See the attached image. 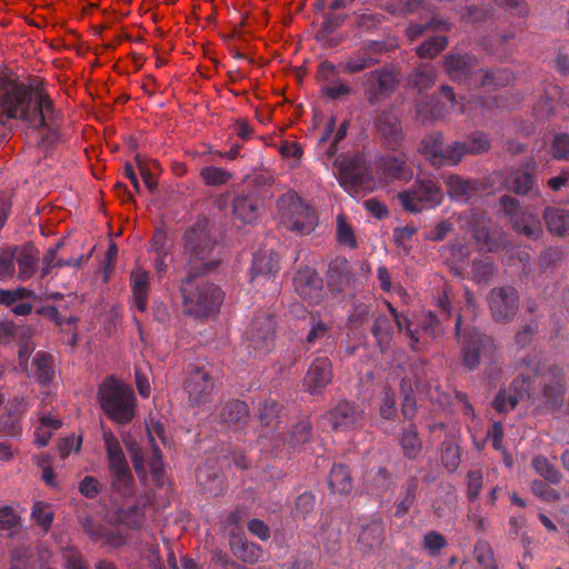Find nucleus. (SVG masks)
I'll list each match as a JSON object with an SVG mask.
<instances>
[{
	"instance_id": "09e8293b",
	"label": "nucleus",
	"mask_w": 569,
	"mask_h": 569,
	"mask_svg": "<svg viewBox=\"0 0 569 569\" xmlns=\"http://www.w3.org/2000/svg\"><path fill=\"white\" fill-rule=\"evenodd\" d=\"M82 527L93 541L102 540L107 545L117 546L121 537L114 532L96 525L90 518L81 520Z\"/></svg>"
},
{
	"instance_id": "a211bd4d",
	"label": "nucleus",
	"mask_w": 569,
	"mask_h": 569,
	"mask_svg": "<svg viewBox=\"0 0 569 569\" xmlns=\"http://www.w3.org/2000/svg\"><path fill=\"white\" fill-rule=\"evenodd\" d=\"M295 291L309 305H318L325 297L323 280L318 272L305 267L293 278Z\"/></svg>"
},
{
	"instance_id": "338daca9",
	"label": "nucleus",
	"mask_w": 569,
	"mask_h": 569,
	"mask_svg": "<svg viewBox=\"0 0 569 569\" xmlns=\"http://www.w3.org/2000/svg\"><path fill=\"white\" fill-rule=\"evenodd\" d=\"M563 258V252L559 248H548L543 250L539 256L540 268L543 272H547L557 267Z\"/></svg>"
},
{
	"instance_id": "6e6d98bb",
	"label": "nucleus",
	"mask_w": 569,
	"mask_h": 569,
	"mask_svg": "<svg viewBox=\"0 0 569 569\" xmlns=\"http://www.w3.org/2000/svg\"><path fill=\"white\" fill-rule=\"evenodd\" d=\"M531 465L536 472L550 483L557 485L561 481L562 476L560 471L546 457H535Z\"/></svg>"
},
{
	"instance_id": "6ab92c4d",
	"label": "nucleus",
	"mask_w": 569,
	"mask_h": 569,
	"mask_svg": "<svg viewBox=\"0 0 569 569\" xmlns=\"http://www.w3.org/2000/svg\"><path fill=\"white\" fill-rule=\"evenodd\" d=\"M325 418L335 431H347L361 427L363 411L350 401L340 400L325 415Z\"/></svg>"
},
{
	"instance_id": "2f4dec72",
	"label": "nucleus",
	"mask_w": 569,
	"mask_h": 569,
	"mask_svg": "<svg viewBox=\"0 0 569 569\" xmlns=\"http://www.w3.org/2000/svg\"><path fill=\"white\" fill-rule=\"evenodd\" d=\"M567 103L563 99V92L557 84L549 83L545 87V92L533 106V112L537 118H547L552 114L556 104Z\"/></svg>"
},
{
	"instance_id": "9b49d317",
	"label": "nucleus",
	"mask_w": 569,
	"mask_h": 569,
	"mask_svg": "<svg viewBox=\"0 0 569 569\" xmlns=\"http://www.w3.org/2000/svg\"><path fill=\"white\" fill-rule=\"evenodd\" d=\"M536 173L537 162L533 159H528L518 167L506 170L505 187L508 191L519 196H537L539 194V188Z\"/></svg>"
},
{
	"instance_id": "393cba45",
	"label": "nucleus",
	"mask_w": 569,
	"mask_h": 569,
	"mask_svg": "<svg viewBox=\"0 0 569 569\" xmlns=\"http://www.w3.org/2000/svg\"><path fill=\"white\" fill-rule=\"evenodd\" d=\"M376 127L389 149L396 150L399 148L402 140V129L393 110H383L377 118Z\"/></svg>"
},
{
	"instance_id": "de8ad7c7",
	"label": "nucleus",
	"mask_w": 569,
	"mask_h": 569,
	"mask_svg": "<svg viewBox=\"0 0 569 569\" xmlns=\"http://www.w3.org/2000/svg\"><path fill=\"white\" fill-rule=\"evenodd\" d=\"M312 425L308 417L299 419L289 430L286 442L292 448L307 443L311 438Z\"/></svg>"
},
{
	"instance_id": "49530a36",
	"label": "nucleus",
	"mask_w": 569,
	"mask_h": 569,
	"mask_svg": "<svg viewBox=\"0 0 569 569\" xmlns=\"http://www.w3.org/2000/svg\"><path fill=\"white\" fill-rule=\"evenodd\" d=\"M329 284L341 291L350 281L349 262L347 259H336L329 264Z\"/></svg>"
},
{
	"instance_id": "3c124183",
	"label": "nucleus",
	"mask_w": 569,
	"mask_h": 569,
	"mask_svg": "<svg viewBox=\"0 0 569 569\" xmlns=\"http://www.w3.org/2000/svg\"><path fill=\"white\" fill-rule=\"evenodd\" d=\"M445 319L433 311H428L419 319L420 330L431 339H437L445 332Z\"/></svg>"
},
{
	"instance_id": "ea45409f",
	"label": "nucleus",
	"mask_w": 569,
	"mask_h": 569,
	"mask_svg": "<svg viewBox=\"0 0 569 569\" xmlns=\"http://www.w3.org/2000/svg\"><path fill=\"white\" fill-rule=\"evenodd\" d=\"M144 507L139 503H133L128 508H118L114 511V521L129 529H139L144 522Z\"/></svg>"
},
{
	"instance_id": "864d4df0",
	"label": "nucleus",
	"mask_w": 569,
	"mask_h": 569,
	"mask_svg": "<svg viewBox=\"0 0 569 569\" xmlns=\"http://www.w3.org/2000/svg\"><path fill=\"white\" fill-rule=\"evenodd\" d=\"M402 396L401 413L405 420L411 421L417 413L416 396L411 382L403 378L400 382Z\"/></svg>"
},
{
	"instance_id": "37998d69",
	"label": "nucleus",
	"mask_w": 569,
	"mask_h": 569,
	"mask_svg": "<svg viewBox=\"0 0 569 569\" xmlns=\"http://www.w3.org/2000/svg\"><path fill=\"white\" fill-rule=\"evenodd\" d=\"M32 365L36 368L34 375L39 383L42 386L51 383L54 377L52 356L44 351H38L32 359Z\"/></svg>"
},
{
	"instance_id": "13d9d810",
	"label": "nucleus",
	"mask_w": 569,
	"mask_h": 569,
	"mask_svg": "<svg viewBox=\"0 0 569 569\" xmlns=\"http://www.w3.org/2000/svg\"><path fill=\"white\" fill-rule=\"evenodd\" d=\"M126 447L131 456L133 469L141 481H146L148 477L143 453L140 446L134 440L126 441Z\"/></svg>"
},
{
	"instance_id": "69168bd1",
	"label": "nucleus",
	"mask_w": 569,
	"mask_h": 569,
	"mask_svg": "<svg viewBox=\"0 0 569 569\" xmlns=\"http://www.w3.org/2000/svg\"><path fill=\"white\" fill-rule=\"evenodd\" d=\"M490 12V4H470L466 7L465 12L461 14V19L468 23L480 22L487 19Z\"/></svg>"
},
{
	"instance_id": "f704fd0d",
	"label": "nucleus",
	"mask_w": 569,
	"mask_h": 569,
	"mask_svg": "<svg viewBox=\"0 0 569 569\" xmlns=\"http://www.w3.org/2000/svg\"><path fill=\"white\" fill-rule=\"evenodd\" d=\"M398 442L403 457L409 460H416L422 450V441L415 423H409L399 433Z\"/></svg>"
},
{
	"instance_id": "cd10ccee",
	"label": "nucleus",
	"mask_w": 569,
	"mask_h": 569,
	"mask_svg": "<svg viewBox=\"0 0 569 569\" xmlns=\"http://www.w3.org/2000/svg\"><path fill=\"white\" fill-rule=\"evenodd\" d=\"M379 170L386 179L408 181L413 171L405 153L385 156L379 161Z\"/></svg>"
},
{
	"instance_id": "b1692460",
	"label": "nucleus",
	"mask_w": 569,
	"mask_h": 569,
	"mask_svg": "<svg viewBox=\"0 0 569 569\" xmlns=\"http://www.w3.org/2000/svg\"><path fill=\"white\" fill-rule=\"evenodd\" d=\"M513 79V73L507 68L487 70L479 68L476 76H473L470 88L491 92L509 86Z\"/></svg>"
},
{
	"instance_id": "a878e982",
	"label": "nucleus",
	"mask_w": 569,
	"mask_h": 569,
	"mask_svg": "<svg viewBox=\"0 0 569 569\" xmlns=\"http://www.w3.org/2000/svg\"><path fill=\"white\" fill-rule=\"evenodd\" d=\"M385 541V526L381 519H371L361 526L358 536V546L362 553H373Z\"/></svg>"
},
{
	"instance_id": "603ef678",
	"label": "nucleus",
	"mask_w": 569,
	"mask_h": 569,
	"mask_svg": "<svg viewBox=\"0 0 569 569\" xmlns=\"http://www.w3.org/2000/svg\"><path fill=\"white\" fill-rule=\"evenodd\" d=\"M200 177L208 187H221L227 184L232 172L216 166H206L200 169Z\"/></svg>"
},
{
	"instance_id": "f03ea898",
	"label": "nucleus",
	"mask_w": 569,
	"mask_h": 569,
	"mask_svg": "<svg viewBox=\"0 0 569 569\" xmlns=\"http://www.w3.org/2000/svg\"><path fill=\"white\" fill-rule=\"evenodd\" d=\"M536 385L540 386L543 403L551 410L560 408L565 400L566 382L563 369L550 365L540 370L536 365L528 372H521L510 385L509 391L500 390L493 400V408L499 413L513 409L522 399H535Z\"/></svg>"
},
{
	"instance_id": "ddd939ff",
	"label": "nucleus",
	"mask_w": 569,
	"mask_h": 569,
	"mask_svg": "<svg viewBox=\"0 0 569 569\" xmlns=\"http://www.w3.org/2000/svg\"><path fill=\"white\" fill-rule=\"evenodd\" d=\"M495 346L490 337L469 330L462 337V365L470 371L478 368L481 358H492Z\"/></svg>"
},
{
	"instance_id": "e433bc0d",
	"label": "nucleus",
	"mask_w": 569,
	"mask_h": 569,
	"mask_svg": "<svg viewBox=\"0 0 569 569\" xmlns=\"http://www.w3.org/2000/svg\"><path fill=\"white\" fill-rule=\"evenodd\" d=\"M279 271V259L274 253L259 252L253 256L251 266V280L259 277L273 276Z\"/></svg>"
},
{
	"instance_id": "1a4fd4ad",
	"label": "nucleus",
	"mask_w": 569,
	"mask_h": 569,
	"mask_svg": "<svg viewBox=\"0 0 569 569\" xmlns=\"http://www.w3.org/2000/svg\"><path fill=\"white\" fill-rule=\"evenodd\" d=\"M188 403L192 408H201L213 400L216 382L212 375L204 368L196 367L183 382Z\"/></svg>"
},
{
	"instance_id": "c9c22d12",
	"label": "nucleus",
	"mask_w": 569,
	"mask_h": 569,
	"mask_svg": "<svg viewBox=\"0 0 569 569\" xmlns=\"http://www.w3.org/2000/svg\"><path fill=\"white\" fill-rule=\"evenodd\" d=\"M281 410V406L274 399H266L258 409V418L261 422V426L264 428L266 436L268 433H273L279 429V413Z\"/></svg>"
},
{
	"instance_id": "9d476101",
	"label": "nucleus",
	"mask_w": 569,
	"mask_h": 569,
	"mask_svg": "<svg viewBox=\"0 0 569 569\" xmlns=\"http://www.w3.org/2000/svg\"><path fill=\"white\" fill-rule=\"evenodd\" d=\"M488 307L496 322H510L518 312L519 295L515 287L492 288L487 296Z\"/></svg>"
},
{
	"instance_id": "c756f323",
	"label": "nucleus",
	"mask_w": 569,
	"mask_h": 569,
	"mask_svg": "<svg viewBox=\"0 0 569 569\" xmlns=\"http://www.w3.org/2000/svg\"><path fill=\"white\" fill-rule=\"evenodd\" d=\"M13 250L16 252V263L18 264L17 278L24 282L37 271L39 251L32 242H27L22 247L13 246Z\"/></svg>"
},
{
	"instance_id": "c03bdc74",
	"label": "nucleus",
	"mask_w": 569,
	"mask_h": 569,
	"mask_svg": "<svg viewBox=\"0 0 569 569\" xmlns=\"http://www.w3.org/2000/svg\"><path fill=\"white\" fill-rule=\"evenodd\" d=\"M380 62L379 58L369 57L361 49L348 56L339 67L348 73H358Z\"/></svg>"
},
{
	"instance_id": "4468645a",
	"label": "nucleus",
	"mask_w": 569,
	"mask_h": 569,
	"mask_svg": "<svg viewBox=\"0 0 569 569\" xmlns=\"http://www.w3.org/2000/svg\"><path fill=\"white\" fill-rule=\"evenodd\" d=\"M266 191L259 187H250L238 193L232 201L236 219L243 223H252L259 219L264 209Z\"/></svg>"
},
{
	"instance_id": "bf43d9fd",
	"label": "nucleus",
	"mask_w": 569,
	"mask_h": 569,
	"mask_svg": "<svg viewBox=\"0 0 569 569\" xmlns=\"http://www.w3.org/2000/svg\"><path fill=\"white\" fill-rule=\"evenodd\" d=\"M411 77L413 86L419 90L428 89L435 83L437 71L430 64H421L416 68Z\"/></svg>"
},
{
	"instance_id": "e2e57ef3",
	"label": "nucleus",
	"mask_w": 569,
	"mask_h": 569,
	"mask_svg": "<svg viewBox=\"0 0 569 569\" xmlns=\"http://www.w3.org/2000/svg\"><path fill=\"white\" fill-rule=\"evenodd\" d=\"M20 528V518L11 507L0 508V530L8 532L9 537L17 533Z\"/></svg>"
},
{
	"instance_id": "20e7f679",
	"label": "nucleus",
	"mask_w": 569,
	"mask_h": 569,
	"mask_svg": "<svg viewBox=\"0 0 569 569\" xmlns=\"http://www.w3.org/2000/svg\"><path fill=\"white\" fill-rule=\"evenodd\" d=\"M203 276L187 272L180 284L184 313L199 319L218 313L224 300L221 288L213 282L200 279Z\"/></svg>"
},
{
	"instance_id": "72a5a7b5",
	"label": "nucleus",
	"mask_w": 569,
	"mask_h": 569,
	"mask_svg": "<svg viewBox=\"0 0 569 569\" xmlns=\"http://www.w3.org/2000/svg\"><path fill=\"white\" fill-rule=\"evenodd\" d=\"M130 278L133 307L140 312H146L150 290L149 274L146 271L136 270L131 272Z\"/></svg>"
},
{
	"instance_id": "f8f14e48",
	"label": "nucleus",
	"mask_w": 569,
	"mask_h": 569,
	"mask_svg": "<svg viewBox=\"0 0 569 569\" xmlns=\"http://www.w3.org/2000/svg\"><path fill=\"white\" fill-rule=\"evenodd\" d=\"M461 148L456 141L445 146V137L440 131L432 132L421 140V151L431 166L440 168L457 166L459 163L458 150Z\"/></svg>"
},
{
	"instance_id": "39448f33",
	"label": "nucleus",
	"mask_w": 569,
	"mask_h": 569,
	"mask_svg": "<svg viewBox=\"0 0 569 569\" xmlns=\"http://www.w3.org/2000/svg\"><path fill=\"white\" fill-rule=\"evenodd\" d=\"M97 398L100 408L111 421L128 425L133 420L137 398L131 387L109 377L99 387Z\"/></svg>"
},
{
	"instance_id": "6e6552de",
	"label": "nucleus",
	"mask_w": 569,
	"mask_h": 569,
	"mask_svg": "<svg viewBox=\"0 0 569 569\" xmlns=\"http://www.w3.org/2000/svg\"><path fill=\"white\" fill-rule=\"evenodd\" d=\"M398 199L406 211L418 213L439 207L443 201V192L433 180L417 179L409 189L398 194Z\"/></svg>"
},
{
	"instance_id": "5fc2aeb1",
	"label": "nucleus",
	"mask_w": 569,
	"mask_h": 569,
	"mask_svg": "<svg viewBox=\"0 0 569 569\" xmlns=\"http://www.w3.org/2000/svg\"><path fill=\"white\" fill-rule=\"evenodd\" d=\"M448 46L446 36H432L417 47L416 52L421 59H432Z\"/></svg>"
},
{
	"instance_id": "f3484780",
	"label": "nucleus",
	"mask_w": 569,
	"mask_h": 569,
	"mask_svg": "<svg viewBox=\"0 0 569 569\" xmlns=\"http://www.w3.org/2000/svg\"><path fill=\"white\" fill-rule=\"evenodd\" d=\"M274 318L266 312L257 315L248 330L247 339L249 348H252L257 355H264L271 349L274 336Z\"/></svg>"
},
{
	"instance_id": "7ed1b4c3",
	"label": "nucleus",
	"mask_w": 569,
	"mask_h": 569,
	"mask_svg": "<svg viewBox=\"0 0 569 569\" xmlns=\"http://www.w3.org/2000/svg\"><path fill=\"white\" fill-rule=\"evenodd\" d=\"M183 253L187 257V272L208 274L222 261L217 246L213 227L206 218H198L183 233Z\"/></svg>"
},
{
	"instance_id": "a19ab883",
	"label": "nucleus",
	"mask_w": 569,
	"mask_h": 569,
	"mask_svg": "<svg viewBox=\"0 0 569 569\" xmlns=\"http://www.w3.org/2000/svg\"><path fill=\"white\" fill-rule=\"evenodd\" d=\"M512 228L529 239L537 240L542 234V224L537 214L521 213L511 222Z\"/></svg>"
},
{
	"instance_id": "aec40b11",
	"label": "nucleus",
	"mask_w": 569,
	"mask_h": 569,
	"mask_svg": "<svg viewBox=\"0 0 569 569\" xmlns=\"http://www.w3.org/2000/svg\"><path fill=\"white\" fill-rule=\"evenodd\" d=\"M333 379L332 365L329 358L318 357L309 366L303 378V387L310 395L322 393Z\"/></svg>"
},
{
	"instance_id": "2eb2a0df",
	"label": "nucleus",
	"mask_w": 569,
	"mask_h": 569,
	"mask_svg": "<svg viewBox=\"0 0 569 569\" xmlns=\"http://www.w3.org/2000/svg\"><path fill=\"white\" fill-rule=\"evenodd\" d=\"M339 184L351 196L371 189L372 179L368 169L356 159L342 161L338 167Z\"/></svg>"
},
{
	"instance_id": "423d86ee",
	"label": "nucleus",
	"mask_w": 569,
	"mask_h": 569,
	"mask_svg": "<svg viewBox=\"0 0 569 569\" xmlns=\"http://www.w3.org/2000/svg\"><path fill=\"white\" fill-rule=\"evenodd\" d=\"M102 439L107 451L111 490L122 498L133 497L134 478L119 440L111 430H103Z\"/></svg>"
},
{
	"instance_id": "680f3d73",
	"label": "nucleus",
	"mask_w": 569,
	"mask_h": 569,
	"mask_svg": "<svg viewBox=\"0 0 569 569\" xmlns=\"http://www.w3.org/2000/svg\"><path fill=\"white\" fill-rule=\"evenodd\" d=\"M385 305L389 313L392 316L393 323L397 325L398 330L400 332H406L407 336L410 338L411 342L417 343L419 341V338L417 336V331L411 328V321L409 320V318L402 313H399L389 301L386 300Z\"/></svg>"
},
{
	"instance_id": "c85d7f7f",
	"label": "nucleus",
	"mask_w": 569,
	"mask_h": 569,
	"mask_svg": "<svg viewBox=\"0 0 569 569\" xmlns=\"http://www.w3.org/2000/svg\"><path fill=\"white\" fill-rule=\"evenodd\" d=\"M147 430H148L150 446L152 448V457L150 458L148 465H149L153 481L157 485H160L163 480V462H162L161 451L156 443L154 436H157L162 441L163 445H167L166 431H164L163 426L159 421L152 422L151 427L148 426Z\"/></svg>"
},
{
	"instance_id": "5701e85b",
	"label": "nucleus",
	"mask_w": 569,
	"mask_h": 569,
	"mask_svg": "<svg viewBox=\"0 0 569 569\" xmlns=\"http://www.w3.org/2000/svg\"><path fill=\"white\" fill-rule=\"evenodd\" d=\"M318 78L325 82L322 93L332 100L349 96L352 91L351 87L339 78L338 67L329 61L319 64Z\"/></svg>"
},
{
	"instance_id": "052dcab7",
	"label": "nucleus",
	"mask_w": 569,
	"mask_h": 569,
	"mask_svg": "<svg viewBox=\"0 0 569 569\" xmlns=\"http://www.w3.org/2000/svg\"><path fill=\"white\" fill-rule=\"evenodd\" d=\"M31 517L34 522L46 531L53 522V511L50 509V506L43 501H36L32 505Z\"/></svg>"
},
{
	"instance_id": "a18cd8bd",
	"label": "nucleus",
	"mask_w": 569,
	"mask_h": 569,
	"mask_svg": "<svg viewBox=\"0 0 569 569\" xmlns=\"http://www.w3.org/2000/svg\"><path fill=\"white\" fill-rule=\"evenodd\" d=\"M328 485L332 492H349L352 488V480L347 466L333 465L329 473Z\"/></svg>"
},
{
	"instance_id": "412c9836",
	"label": "nucleus",
	"mask_w": 569,
	"mask_h": 569,
	"mask_svg": "<svg viewBox=\"0 0 569 569\" xmlns=\"http://www.w3.org/2000/svg\"><path fill=\"white\" fill-rule=\"evenodd\" d=\"M249 408L244 401L232 399L217 408V420L220 425L234 431L242 430L249 421Z\"/></svg>"
},
{
	"instance_id": "58836bf2",
	"label": "nucleus",
	"mask_w": 569,
	"mask_h": 569,
	"mask_svg": "<svg viewBox=\"0 0 569 569\" xmlns=\"http://www.w3.org/2000/svg\"><path fill=\"white\" fill-rule=\"evenodd\" d=\"M378 346L383 351L390 345L393 335V319L392 316L378 315L370 329Z\"/></svg>"
},
{
	"instance_id": "dca6fc26",
	"label": "nucleus",
	"mask_w": 569,
	"mask_h": 569,
	"mask_svg": "<svg viewBox=\"0 0 569 569\" xmlns=\"http://www.w3.org/2000/svg\"><path fill=\"white\" fill-rule=\"evenodd\" d=\"M442 67L452 81L465 83L470 88L473 76L479 69V61L471 53L450 51L445 56Z\"/></svg>"
},
{
	"instance_id": "f257e3e1",
	"label": "nucleus",
	"mask_w": 569,
	"mask_h": 569,
	"mask_svg": "<svg viewBox=\"0 0 569 569\" xmlns=\"http://www.w3.org/2000/svg\"><path fill=\"white\" fill-rule=\"evenodd\" d=\"M59 112L46 90L0 74V127L21 120L33 130L46 129L41 144L51 147L59 140L56 127Z\"/></svg>"
},
{
	"instance_id": "4d7b16f0",
	"label": "nucleus",
	"mask_w": 569,
	"mask_h": 569,
	"mask_svg": "<svg viewBox=\"0 0 569 569\" xmlns=\"http://www.w3.org/2000/svg\"><path fill=\"white\" fill-rule=\"evenodd\" d=\"M134 160L144 184L153 191L157 188L156 171L159 169V163L156 160L146 161L140 154H137Z\"/></svg>"
},
{
	"instance_id": "0eeeda50",
	"label": "nucleus",
	"mask_w": 569,
	"mask_h": 569,
	"mask_svg": "<svg viewBox=\"0 0 569 569\" xmlns=\"http://www.w3.org/2000/svg\"><path fill=\"white\" fill-rule=\"evenodd\" d=\"M280 223L299 234H308L317 226L316 211L302 201L295 191H288L278 199Z\"/></svg>"
},
{
	"instance_id": "79ce46f5",
	"label": "nucleus",
	"mask_w": 569,
	"mask_h": 569,
	"mask_svg": "<svg viewBox=\"0 0 569 569\" xmlns=\"http://www.w3.org/2000/svg\"><path fill=\"white\" fill-rule=\"evenodd\" d=\"M427 0H387L383 10L393 17L403 18L422 10Z\"/></svg>"
},
{
	"instance_id": "8fccbe9b",
	"label": "nucleus",
	"mask_w": 569,
	"mask_h": 569,
	"mask_svg": "<svg viewBox=\"0 0 569 569\" xmlns=\"http://www.w3.org/2000/svg\"><path fill=\"white\" fill-rule=\"evenodd\" d=\"M472 279L479 284H487L493 277L497 267L490 257H481L472 260Z\"/></svg>"
},
{
	"instance_id": "473e14b6",
	"label": "nucleus",
	"mask_w": 569,
	"mask_h": 569,
	"mask_svg": "<svg viewBox=\"0 0 569 569\" xmlns=\"http://www.w3.org/2000/svg\"><path fill=\"white\" fill-rule=\"evenodd\" d=\"M456 144L461 147L457 154L460 162L467 154H480L489 151L491 148V137L483 131H473L468 136L467 141H456Z\"/></svg>"
},
{
	"instance_id": "4c0bfd02",
	"label": "nucleus",
	"mask_w": 569,
	"mask_h": 569,
	"mask_svg": "<svg viewBox=\"0 0 569 569\" xmlns=\"http://www.w3.org/2000/svg\"><path fill=\"white\" fill-rule=\"evenodd\" d=\"M543 219L552 234L562 237L569 230V211L565 209L547 207L543 211Z\"/></svg>"
},
{
	"instance_id": "0e129e2a",
	"label": "nucleus",
	"mask_w": 569,
	"mask_h": 569,
	"mask_svg": "<svg viewBox=\"0 0 569 569\" xmlns=\"http://www.w3.org/2000/svg\"><path fill=\"white\" fill-rule=\"evenodd\" d=\"M422 546L430 556L435 557L440 555L447 546V539L438 531H429L423 536Z\"/></svg>"
},
{
	"instance_id": "774afa93",
	"label": "nucleus",
	"mask_w": 569,
	"mask_h": 569,
	"mask_svg": "<svg viewBox=\"0 0 569 569\" xmlns=\"http://www.w3.org/2000/svg\"><path fill=\"white\" fill-rule=\"evenodd\" d=\"M32 552L29 547L18 546L11 552L10 569H30Z\"/></svg>"
},
{
	"instance_id": "bb28decb",
	"label": "nucleus",
	"mask_w": 569,
	"mask_h": 569,
	"mask_svg": "<svg viewBox=\"0 0 569 569\" xmlns=\"http://www.w3.org/2000/svg\"><path fill=\"white\" fill-rule=\"evenodd\" d=\"M445 183L450 199L460 203H469L477 196L480 187L477 180L466 179L455 173L445 178Z\"/></svg>"
},
{
	"instance_id": "4be33fe9",
	"label": "nucleus",
	"mask_w": 569,
	"mask_h": 569,
	"mask_svg": "<svg viewBox=\"0 0 569 569\" xmlns=\"http://www.w3.org/2000/svg\"><path fill=\"white\" fill-rule=\"evenodd\" d=\"M366 82L370 104H376L380 98L390 96L396 88L395 76L387 68H379L367 73Z\"/></svg>"
},
{
	"instance_id": "7c9ffc66",
	"label": "nucleus",
	"mask_w": 569,
	"mask_h": 569,
	"mask_svg": "<svg viewBox=\"0 0 569 569\" xmlns=\"http://www.w3.org/2000/svg\"><path fill=\"white\" fill-rule=\"evenodd\" d=\"M229 546L232 555L242 562L253 565L263 560L262 548L243 535L231 533Z\"/></svg>"
}]
</instances>
